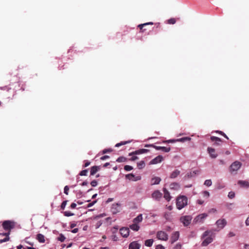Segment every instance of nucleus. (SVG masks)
Returning a JSON list of instances; mask_svg holds the SVG:
<instances>
[{"label":"nucleus","instance_id":"obj_6","mask_svg":"<svg viewBox=\"0 0 249 249\" xmlns=\"http://www.w3.org/2000/svg\"><path fill=\"white\" fill-rule=\"evenodd\" d=\"M121 204L119 203H114L111 207V211L113 214H116L120 211Z\"/></svg>","mask_w":249,"mask_h":249},{"label":"nucleus","instance_id":"obj_48","mask_svg":"<svg viewBox=\"0 0 249 249\" xmlns=\"http://www.w3.org/2000/svg\"><path fill=\"white\" fill-rule=\"evenodd\" d=\"M111 239L114 241H117L118 240V237L115 234H113L111 236Z\"/></svg>","mask_w":249,"mask_h":249},{"label":"nucleus","instance_id":"obj_61","mask_svg":"<svg viewBox=\"0 0 249 249\" xmlns=\"http://www.w3.org/2000/svg\"><path fill=\"white\" fill-rule=\"evenodd\" d=\"M154 146H155V145H154V144H145V145H144V147H152L154 148Z\"/></svg>","mask_w":249,"mask_h":249},{"label":"nucleus","instance_id":"obj_4","mask_svg":"<svg viewBox=\"0 0 249 249\" xmlns=\"http://www.w3.org/2000/svg\"><path fill=\"white\" fill-rule=\"evenodd\" d=\"M2 227L5 230H10L14 228L15 224L14 222L11 221L6 220L3 222Z\"/></svg>","mask_w":249,"mask_h":249},{"label":"nucleus","instance_id":"obj_58","mask_svg":"<svg viewBox=\"0 0 249 249\" xmlns=\"http://www.w3.org/2000/svg\"><path fill=\"white\" fill-rule=\"evenodd\" d=\"M216 212V210L214 208L211 209L209 210L208 212L209 213H214Z\"/></svg>","mask_w":249,"mask_h":249},{"label":"nucleus","instance_id":"obj_18","mask_svg":"<svg viewBox=\"0 0 249 249\" xmlns=\"http://www.w3.org/2000/svg\"><path fill=\"white\" fill-rule=\"evenodd\" d=\"M207 151L212 158L214 159L217 157V154L215 153V149L214 148L208 147L207 148Z\"/></svg>","mask_w":249,"mask_h":249},{"label":"nucleus","instance_id":"obj_40","mask_svg":"<svg viewBox=\"0 0 249 249\" xmlns=\"http://www.w3.org/2000/svg\"><path fill=\"white\" fill-rule=\"evenodd\" d=\"M210 233H211V232L210 231H205L203 233V235H202V238H205L206 236H207L209 235V234H210Z\"/></svg>","mask_w":249,"mask_h":249},{"label":"nucleus","instance_id":"obj_59","mask_svg":"<svg viewBox=\"0 0 249 249\" xmlns=\"http://www.w3.org/2000/svg\"><path fill=\"white\" fill-rule=\"evenodd\" d=\"M109 158V157L108 156L105 155V156H102V157H101L100 159L102 160H104L107 159H108Z\"/></svg>","mask_w":249,"mask_h":249},{"label":"nucleus","instance_id":"obj_43","mask_svg":"<svg viewBox=\"0 0 249 249\" xmlns=\"http://www.w3.org/2000/svg\"><path fill=\"white\" fill-rule=\"evenodd\" d=\"M67 200H65V201H64L62 203H61V208L62 209V210H64L67 205Z\"/></svg>","mask_w":249,"mask_h":249},{"label":"nucleus","instance_id":"obj_23","mask_svg":"<svg viewBox=\"0 0 249 249\" xmlns=\"http://www.w3.org/2000/svg\"><path fill=\"white\" fill-rule=\"evenodd\" d=\"M180 173V172L178 170H175L173 171L170 175V178H176Z\"/></svg>","mask_w":249,"mask_h":249},{"label":"nucleus","instance_id":"obj_16","mask_svg":"<svg viewBox=\"0 0 249 249\" xmlns=\"http://www.w3.org/2000/svg\"><path fill=\"white\" fill-rule=\"evenodd\" d=\"M169 188L171 190L178 191L180 189V185L178 183L173 182L170 184Z\"/></svg>","mask_w":249,"mask_h":249},{"label":"nucleus","instance_id":"obj_46","mask_svg":"<svg viewBox=\"0 0 249 249\" xmlns=\"http://www.w3.org/2000/svg\"><path fill=\"white\" fill-rule=\"evenodd\" d=\"M148 24H151V25H153V23L152 22H148V23H144V24H140L139 25V27L140 28V29H142V27L143 26H145V25H148Z\"/></svg>","mask_w":249,"mask_h":249},{"label":"nucleus","instance_id":"obj_51","mask_svg":"<svg viewBox=\"0 0 249 249\" xmlns=\"http://www.w3.org/2000/svg\"><path fill=\"white\" fill-rule=\"evenodd\" d=\"M132 157L130 158V160L131 161H134L137 159H138V157L136 156H135V155H132Z\"/></svg>","mask_w":249,"mask_h":249},{"label":"nucleus","instance_id":"obj_3","mask_svg":"<svg viewBox=\"0 0 249 249\" xmlns=\"http://www.w3.org/2000/svg\"><path fill=\"white\" fill-rule=\"evenodd\" d=\"M192 219V217L190 215H184L180 218V221L184 226H187L190 224Z\"/></svg>","mask_w":249,"mask_h":249},{"label":"nucleus","instance_id":"obj_63","mask_svg":"<svg viewBox=\"0 0 249 249\" xmlns=\"http://www.w3.org/2000/svg\"><path fill=\"white\" fill-rule=\"evenodd\" d=\"M76 226V224L75 223H71L70 224L71 228L72 229Z\"/></svg>","mask_w":249,"mask_h":249},{"label":"nucleus","instance_id":"obj_10","mask_svg":"<svg viewBox=\"0 0 249 249\" xmlns=\"http://www.w3.org/2000/svg\"><path fill=\"white\" fill-rule=\"evenodd\" d=\"M227 224V221L225 219H220L216 221V225L220 229L224 228Z\"/></svg>","mask_w":249,"mask_h":249},{"label":"nucleus","instance_id":"obj_28","mask_svg":"<svg viewBox=\"0 0 249 249\" xmlns=\"http://www.w3.org/2000/svg\"><path fill=\"white\" fill-rule=\"evenodd\" d=\"M154 240L152 239H147L144 242V245L146 247H150L152 246Z\"/></svg>","mask_w":249,"mask_h":249},{"label":"nucleus","instance_id":"obj_13","mask_svg":"<svg viewBox=\"0 0 249 249\" xmlns=\"http://www.w3.org/2000/svg\"><path fill=\"white\" fill-rule=\"evenodd\" d=\"M179 237V233L178 231L174 232L170 238V242L171 244H173L174 242L177 241Z\"/></svg>","mask_w":249,"mask_h":249},{"label":"nucleus","instance_id":"obj_64","mask_svg":"<svg viewBox=\"0 0 249 249\" xmlns=\"http://www.w3.org/2000/svg\"><path fill=\"white\" fill-rule=\"evenodd\" d=\"M245 224H246V226H249V216L247 218V219L245 221Z\"/></svg>","mask_w":249,"mask_h":249},{"label":"nucleus","instance_id":"obj_32","mask_svg":"<svg viewBox=\"0 0 249 249\" xmlns=\"http://www.w3.org/2000/svg\"><path fill=\"white\" fill-rule=\"evenodd\" d=\"M190 140L191 138L187 137L177 139V141L179 142H184L185 141H189Z\"/></svg>","mask_w":249,"mask_h":249},{"label":"nucleus","instance_id":"obj_29","mask_svg":"<svg viewBox=\"0 0 249 249\" xmlns=\"http://www.w3.org/2000/svg\"><path fill=\"white\" fill-rule=\"evenodd\" d=\"M99 168L96 166H94L91 167L90 168V175H94L98 170Z\"/></svg>","mask_w":249,"mask_h":249},{"label":"nucleus","instance_id":"obj_50","mask_svg":"<svg viewBox=\"0 0 249 249\" xmlns=\"http://www.w3.org/2000/svg\"><path fill=\"white\" fill-rule=\"evenodd\" d=\"M196 174V171H194L193 173L190 172L189 173H188L187 174V176H188V178H190V177H193L194 174L195 175Z\"/></svg>","mask_w":249,"mask_h":249},{"label":"nucleus","instance_id":"obj_44","mask_svg":"<svg viewBox=\"0 0 249 249\" xmlns=\"http://www.w3.org/2000/svg\"><path fill=\"white\" fill-rule=\"evenodd\" d=\"M90 184L92 187H96L98 184V182L97 180H93L90 182Z\"/></svg>","mask_w":249,"mask_h":249},{"label":"nucleus","instance_id":"obj_17","mask_svg":"<svg viewBox=\"0 0 249 249\" xmlns=\"http://www.w3.org/2000/svg\"><path fill=\"white\" fill-rule=\"evenodd\" d=\"M213 241V239L211 236H209L206 237L204 241L202 242L201 245L202 246H207L208 245L212 243Z\"/></svg>","mask_w":249,"mask_h":249},{"label":"nucleus","instance_id":"obj_19","mask_svg":"<svg viewBox=\"0 0 249 249\" xmlns=\"http://www.w3.org/2000/svg\"><path fill=\"white\" fill-rule=\"evenodd\" d=\"M154 148L157 150H161L164 152H169L171 148L170 147L159 146L155 145Z\"/></svg>","mask_w":249,"mask_h":249},{"label":"nucleus","instance_id":"obj_27","mask_svg":"<svg viewBox=\"0 0 249 249\" xmlns=\"http://www.w3.org/2000/svg\"><path fill=\"white\" fill-rule=\"evenodd\" d=\"M129 228L134 231H138L140 229V226L138 224L135 223L130 225Z\"/></svg>","mask_w":249,"mask_h":249},{"label":"nucleus","instance_id":"obj_26","mask_svg":"<svg viewBox=\"0 0 249 249\" xmlns=\"http://www.w3.org/2000/svg\"><path fill=\"white\" fill-rule=\"evenodd\" d=\"M0 234L1 235H5L6 236V237L5 238H4V239H0V243H4V242H7L10 239V238L9 237V235L10 234V232H8L7 233H0Z\"/></svg>","mask_w":249,"mask_h":249},{"label":"nucleus","instance_id":"obj_41","mask_svg":"<svg viewBox=\"0 0 249 249\" xmlns=\"http://www.w3.org/2000/svg\"><path fill=\"white\" fill-rule=\"evenodd\" d=\"M229 198L232 199L235 197V193L231 191L228 194Z\"/></svg>","mask_w":249,"mask_h":249},{"label":"nucleus","instance_id":"obj_56","mask_svg":"<svg viewBox=\"0 0 249 249\" xmlns=\"http://www.w3.org/2000/svg\"><path fill=\"white\" fill-rule=\"evenodd\" d=\"M84 162H85V163H84V167H86L88 166L90 164V161H87V160H85Z\"/></svg>","mask_w":249,"mask_h":249},{"label":"nucleus","instance_id":"obj_37","mask_svg":"<svg viewBox=\"0 0 249 249\" xmlns=\"http://www.w3.org/2000/svg\"><path fill=\"white\" fill-rule=\"evenodd\" d=\"M129 142H130V141H124V142H119V143H117V144L115 145V147H118L120 146L121 145H124V144H125L128 143H129Z\"/></svg>","mask_w":249,"mask_h":249},{"label":"nucleus","instance_id":"obj_49","mask_svg":"<svg viewBox=\"0 0 249 249\" xmlns=\"http://www.w3.org/2000/svg\"><path fill=\"white\" fill-rule=\"evenodd\" d=\"M176 22V20L175 18H170V19L168 20V23L169 24H173L174 23H175Z\"/></svg>","mask_w":249,"mask_h":249},{"label":"nucleus","instance_id":"obj_38","mask_svg":"<svg viewBox=\"0 0 249 249\" xmlns=\"http://www.w3.org/2000/svg\"><path fill=\"white\" fill-rule=\"evenodd\" d=\"M64 215L65 216L69 217V216H71L73 215L74 213H71L70 211H65V212H64Z\"/></svg>","mask_w":249,"mask_h":249},{"label":"nucleus","instance_id":"obj_36","mask_svg":"<svg viewBox=\"0 0 249 249\" xmlns=\"http://www.w3.org/2000/svg\"><path fill=\"white\" fill-rule=\"evenodd\" d=\"M126 159L124 157H120L116 161L118 162H123L125 161Z\"/></svg>","mask_w":249,"mask_h":249},{"label":"nucleus","instance_id":"obj_30","mask_svg":"<svg viewBox=\"0 0 249 249\" xmlns=\"http://www.w3.org/2000/svg\"><path fill=\"white\" fill-rule=\"evenodd\" d=\"M211 139L212 141H214L215 143L217 145L219 144L220 142H221V139L217 137L212 136Z\"/></svg>","mask_w":249,"mask_h":249},{"label":"nucleus","instance_id":"obj_15","mask_svg":"<svg viewBox=\"0 0 249 249\" xmlns=\"http://www.w3.org/2000/svg\"><path fill=\"white\" fill-rule=\"evenodd\" d=\"M162 196V193L158 190L154 191L152 194V197L157 200H159Z\"/></svg>","mask_w":249,"mask_h":249},{"label":"nucleus","instance_id":"obj_57","mask_svg":"<svg viewBox=\"0 0 249 249\" xmlns=\"http://www.w3.org/2000/svg\"><path fill=\"white\" fill-rule=\"evenodd\" d=\"M155 249H164V247L161 245L156 246Z\"/></svg>","mask_w":249,"mask_h":249},{"label":"nucleus","instance_id":"obj_12","mask_svg":"<svg viewBox=\"0 0 249 249\" xmlns=\"http://www.w3.org/2000/svg\"><path fill=\"white\" fill-rule=\"evenodd\" d=\"M208 216V214L206 213H203L197 215L195 220L196 222H202L203 220Z\"/></svg>","mask_w":249,"mask_h":249},{"label":"nucleus","instance_id":"obj_11","mask_svg":"<svg viewBox=\"0 0 249 249\" xmlns=\"http://www.w3.org/2000/svg\"><path fill=\"white\" fill-rule=\"evenodd\" d=\"M149 152V150L146 149H140L132 152L129 153V156H131L132 155H140L144 153H146Z\"/></svg>","mask_w":249,"mask_h":249},{"label":"nucleus","instance_id":"obj_5","mask_svg":"<svg viewBox=\"0 0 249 249\" xmlns=\"http://www.w3.org/2000/svg\"><path fill=\"white\" fill-rule=\"evenodd\" d=\"M157 238L160 240L167 241L168 239V235L163 231H159L157 233Z\"/></svg>","mask_w":249,"mask_h":249},{"label":"nucleus","instance_id":"obj_22","mask_svg":"<svg viewBox=\"0 0 249 249\" xmlns=\"http://www.w3.org/2000/svg\"><path fill=\"white\" fill-rule=\"evenodd\" d=\"M238 183L242 187L249 188V182L246 180H239Z\"/></svg>","mask_w":249,"mask_h":249},{"label":"nucleus","instance_id":"obj_35","mask_svg":"<svg viewBox=\"0 0 249 249\" xmlns=\"http://www.w3.org/2000/svg\"><path fill=\"white\" fill-rule=\"evenodd\" d=\"M212 182L211 179H207L204 181V185L206 186L210 187L212 185Z\"/></svg>","mask_w":249,"mask_h":249},{"label":"nucleus","instance_id":"obj_31","mask_svg":"<svg viewBox=\"0 0 249 249\" xmlns=\"http://www.w3.org/2000/svg\"><path fill=\"white\" fill-rule=\"evenodd\" d=\"M145 164L143 160H141L137 163V167L139 169H142L145 167Z\"/></svg>","mask_w":249,"mask_h":249},{"label":"nucleus","instance_id":"obj_9","mask_svg":"<svg viewBox=\"0 0 249 249\" xmlns=\"http://www.w3.org/2000/svg\"><path fill=\"white\" fill-rule=\"evenodd\" d=\"M163 160V157L161 155H159L152 160L150 162V164H156L161 162Z\"/></svg>","mask_w":249,"mask_h":249},{"label":"nucleus","instance_id":"obj_7","mask_svg":"<svg viewBox=\"0 0 249 249\" xmlns=\"http://www.w3.org/2000/svg\"><path fill=\"white\" fill-rule=\"evenodd\" d=\"M125 178L132 181H136L140 180L141 179V177L140 176H135L133 174H129L125 175Z\"/></svg>","mask_w":249,"mask_h":249},{"label":"nucleus","instance_id":"obj_52","mask_svg":"<svg viewBox=\"0 0 249 249\" xmlns=\"http://www.w3.org/2000/svg\"><path fill=\"white\" fill-rule=\"evenodd\" d=\"M178 142L177 141V139L176 140L171 139V140H168L167 141H166L164 142H168V143H173V142Z\"/></svg>","mask_w":249,"mask_h":249},{"label":"nucleus","instance_id":"obj_53","mask_svg":"<svg viewBox=\"0 0 249 249\" xmlns=\"http://www.w3.org/2000/svg\"><path fill=\"white\" fill-rule=\"evenodd\" d=\"M112 151L111 149H105L103 150V153L105 154L107 152H111Z\"/></svg>","mask_w":249,"mask_h":249},{"label":"nucleus","instance_id":"obj_42","mask_svg":"<svg viewBox=\"0 0 249 249\" xmlns=\"http://www.w3.org/2000/svg\"><path fill=\"white\" fill-rule=\"evenodd\" d=\"M87 173H88L87 169L83 170L80 172L79 175H80L81 176H87Z\"/></svg>","mask_w":249,"mask_h":249},{"label":"nucleus","instance_id":"obj_1","mask_svg":"<svg viewBox=\"0 0 249 249\" xmlns=\"http://www.w3.org/2000/svg\"><path fill=\"white\" fill-rule=\"evenodd\" d=\"M188 204V198L184 195L178 196L176 199L177 208L180 210Z\"/></svg>","mask_w":249,"mask_h":249},{"label":"nucleus","instance_id":"obj_2","mask_svg":"<svg viewBox=\"0 0 249 249\" xmlns=\"http://www.w3.org/2000/svg\"><path fill=\"white\" fill-rule=\"evenodd\" d=\"M241 166L242 163L238 161L233 162L230 167V172L232 174L233 173H236V172L241 168Z\"/></svg>","mask_w":249,"mask_h":249},{"label":"nucleus","instance_id":"obj_8","mask_svg":"<svg viewBox=\"0 0 249 249\" xmlns=\"http://www.w3.org/2000/svg\"><path fill=\"white\" fill-rule=\"evenodd\" d=\"M120 232L123 237H127L129 234V230L128 228L123 227L120 229Z\"/></svg>","mask_w":249,"mask_h":249},{"label":"nucleus","instance_id":"obj_62","mask_svg":"<svg viewBox=\"0 0 249 249\" xmlns=\"http://www.w3.org/2000/svg\"><path fill=\"white\" fill-rule=\"evenodd\" d=\"M76 207V204L75 203H72L71 205V209H74Z\"/></svg>","mask_w":249,"mask_h":249},{"label":"nucleus","instance_id":"obj_60","mask_svg":"<svg viewBox=\"0 0 249 249\" xmlns=\"http://www.w3.org/2000/svg\"><path fill=\"white\" fill-rule=\"evenodd\" d=\"M197 203L199 205H202L204 203V201L201 199H198L197 200Z\"/></svg>","mask_w":249,"mask_h":249},{"label":"nucleus","instance_id":"obj_45","mask_svg":"<svg viewBox=\"0 0 249 249\" xmlns=\"http://www.w3.org/2000/svg\"><path fill=\"white\" fill-rule=\"evenodd\" d=\"M69 190V187H68V186H65L64 187V193L66 195H68Z\"/></svg>","mask_w":249,"mask_h":249},{"label":"nucleus","instance_id":"obj_21","mask_svg":"<svg viewBox=\"0 0 249 249\" xmlns=\"http://www.w3.org/2000/svg\"><path fill=\"white\" fill-rule=\"evenodd\" d=\"M163 192L164 193V198L168 201H169L171 199L169 191L166 189H163Z\"/></svg>","mask_w":249,"mask_h":249},{"label":"nucleus","instance_id":"obj_33","mask_svg":"<svg viewBox=\"0 0 249 249\" xmlns=\"http://www.w3.org/2000/svg\"><path fill=\"white\" fill-rule=\"evenodd\" d=\"M65 239L66 237L62 233H60L57 237V240L61 242H64Z\"/></svg>","mask_w":249,"mask_h":249},{"label":"nucleus","instance_id":"obj_34","mask_svg":"<svg viewBox=\"0 0 249 249\" xmlns=\"http://www.w3.org/2000/svg\"><path fill=\"white\" fill-rule=\"evenodd\" d=\"M202 195L203 197H205L206 198H209L210 196V193L207 191H204L202 192Z\"/></svg>","mask_w":249,"mask_h":249},{"label":"nucleus","instance_id":"obj_54","mask_svg":"<svg viewBox=\"0 0 249 249\" xmlns=\"http://www.w3.org/2000/svg\"><path fill=\"white\" fill-rule=\"evenodd\" d=\"M235 235V234L232 231H230L228 234L229 237H233Z\"/></svg>","mask_w":249,"mask_h":249},{"label":"nucleus","instance_id":"obj_14","mask_svg":"<svg viewBox=\"0 0 249 249\" xmlns=\"http://www.w3.org/2000/svg\"><path fill=\"white\" fill-rule=\"evenodd\" d=\"M141 247L140 244L138 241H133L129 245V249H140Z\"/></svg>","mask_w":249,"mask_h":249},{"label":"nucleus","instance_id":"obj_55","mask_svg":"<svg viewBox=\"0 0 249 249\" xmlns=\"http://www.w3.org/2000/svg\"><path fill=\"white\" fill-rule=\"evenodd\" d=\"M97 202L96 200H94L93 201V202H91V203H89V204H88V208H89V207H92L95 203H96Z\"/></svg>","mask_w":249,"mask_h":249},{"label":"nucleus","instance_id":"obj_24","mask_svg":"<svg viewBox=\"0 0 249 249\" xmlns=\"http://www.w3.org/2000/svg\"><path fill=\"white\" fill-rule=\"evenodd\" d=\"M36 239L40 243H43L45 242L44 236L41 233H38L37 234Z\"/></svg>","mask_w":249,"mask_h":249},{"label":"nucleus","instance_id":"obj_47","mask_svg":"<svg viewBox=\"0 0 249 249\" xmlns=\"http://www.w3.org/2000/svg\"><path fill=\"white\" fill-rule=\"evenodd\" d=\"M181 249V245L180 244H177L173 249Z\"/></svg>","mask_w":249,"mask_h":249},{"label":"nucleus","instance_id":"obj_39","mask_svg":"<svg viewBox=\"0 0 249 249\" xmlns=\"http://www.w3.org/2000/svg\"><path fill=\"white\" fill-rule=\"evenodd\" d=\"M124 169L126 171H130L133 169V167L130 165H126L124 166Z\"/></svg>","mask_w":249,"mask_h":249},{"label":"nucleus","instance_id":"obj_25","mask_svg":"<svg viewBox=\"0 0 249 249\" xmlns=\"http://www.w3.org/2000/svg\"><path fill=\"white\" fill-rule=\"evenodd\" d=\"M142 214H140L136 217L133 219V223L138 224L141 222L142 220Z\"/></svg>","mask_w":249,"mask_h":249},{"label":"nucleus","instance_id":"obj_20","mask_svg":"<svg viewBox=\"0 0 249 249\" xmlns=\"http://www.w3.org/2000/svg\"><path fill=\"white\" fill-rule=\"evenodd\" d=\"M161 181V178L158 177H154L151 178V184L157 185L159 184Z\"/></svg>","mask_w":249,"mask_h":249}]
</instances>
